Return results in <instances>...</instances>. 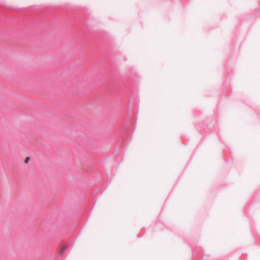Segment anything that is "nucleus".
Listing matches in <instances>:
<instances>
[{"label":"nucleus","instance_id":"nucleus-1","mask_svg":"<svg viewBox=\"0 0 260 260\" xmlns=\"http://www.w3.org/2000/svg\"><path fill=\"white\" fill-rule=\"evenodd\" d=\"M66 247H62L61 248V250H60V253L62 254L64 252V251L66 250Z\"/></svg>","mask_w":260,"mask_h":260},{"label":"nucleus","instance_id":"nucleus-2","mask_svg":"<svg viewBox=\"0 0 260 260\" xmlns=\"http://www.w3.org/2000/svg\"><path fill=\"white\" fill-rule=\"evenodd\" d=\"M29 160V157H26L25 160V162L27 163L28 162Z\"/></svg>","mask_w":260,"mask_h":260}]
</instances>
